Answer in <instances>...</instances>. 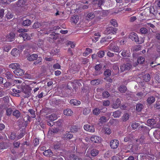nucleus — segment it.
Segmentation results:
<instances>
[{
	"mask_svg": "<svg viewBox=\"0 0 160 160\" xmlns=\"http://www.w3.org/2000/svg\"><path fill=\"white\" fill-rule=\"evenodd\" d=\"M111 74V70L109 69H106L104 72V75L107 77H108L110 76Z\"/></svg>",
	"mask_w": 160,
	"mask_h": 160,
	"instance_id": "79ce46f5",
	"label": "nucleus"
},
{
	"mask_svg": "<svg viewBox=\"0 0 160 160\" xmlns=\"http://www.w3.org/2000/svg\"><path fill=\"white\" fill-rule=\"evenodd\" d=\"M95 16V14L93 12H90L87 15L86 18L88 20H89L90 19H92L94 18Z\"/></svg>",
	"mask_w": 160,
	"mask_h": 160,
	"instance_id": "7c9ffc66",
	"label": "nucleus"
},
{
	"mask_svg": "<svg viewBox=\"0 0 160 160\" xmlns=\"http://www.w3.org/2000/svg\"><path fill=\"white\" fill-rule=\"evenodd\" d=\"M121 112L120 110H117L113 112V116L115 118H119L121 115Z\"/></svg>",
	"mask_w": 160,
	"mask_h": 160,
	"instance_id": "bb28decb",
	"label": "nucleus"
},
{
	"mask_svg": "<svg viewBox=\"0 0 160 160\" xmlns=\"http://www.w3.org/2000/svg\"><path fill=\"white\" fill-rule=\"evenodd\" d=\"M12 110L11 108H7L6 111V114L7 116H10L12 112Z\"/></svg>",
	"mask_w": 160,
	"mask_h": 160,
	"instance_id": "c03bdc74",
	"label": "nucleus"
},
{
	"mask_svg": "<svg viewBox=\"0 0 160 160\" xmlns=\"http://www.w3.org/2000/svg\"><path fill=\"white\" fill-rule=\"evenodd\" d=\"M13 115L17 118H18L20 115V113L18 110H16L13 112L12 113Z\"/></svg>",
	"mask_w": 160,
	"mask_h": 160,
	"instance_id": "4c0bfd02",
	"label": "nucleus"
},
{
	"mask_svg": "<svg viewBox=\"0 0 160 160\" xmlns=\"http://www.w3.org/2000/svg\"><path fill=\"white\" fill-rule=\"evenodd\" d=\"M130 146H131V148L130 149H129L128 151H126V152L128 153L129 152H132V153H135L138 149V148L136 145H133L132 144H130Z\"/></svg>",
	"mask_w": 160,
	"mask_h": 160,
	"instance_id": "6e6552de",
	"label": "nucleus"
},
{
	"mask_svg": "<svg viewBox=\"0 0 160 160\" xmlns=\"http://www.w3.org/2000/svg\"><path fill=\"white\" fill-rule=\"evenodd\" d=\"M102 104L104 106L107 107L109 105L110 102L109 100L104 101L103 102Z\"/></svg>",
	"mask_w": 160,
	"mask_h": 160,
	"instance_id": "e2e57ef3",
	"label": "nucleus"
},
{
	"mask_svg": "<svg viewBox=\"0 0 160 160\" xmlns=\"http://www.w3.org/2000/svg\"><path fill=\"white\" fill-rule=\"evenodd\" d=\"M19 50L16 48H13L11 52V54L14 57H17L19 54Z\"/></svg>",
	"mask_w": 160,
	"mask_h": 160,
	"instance_id": "5701e85b",
	"label": "nucleus"
},
{
	"mask_svg": "<svg viewBox=\"0 0 160 160\" xmlns=\"http://www.w3.org/2000/svg\"><path fill=\"white\" fill-rule=\"evenodd\" d=\"M127 51L126 50H123L121 53V55L123 57H128L129 55L128 53H127Z\"/></svg>",
	"mask_w": 160,
	"mask_h": 160,
	"instance_id": "603ef678",
	"label": "nucleus"
},
{
	"mask_svg": "<svg viewBox=\"0 0 160 160\" xmlns=\"http://www.w3.org/2000/svg\"><path fill=\"white\" fill-rule=\"evenodd\" d=\"M140 32L142 34H146L148 33V30L147 28H142L140 30Z\"/></svg>",
	"mask_w": 160,
	"mask_h": 160,
	"instance_id": "a19ab883",
	"label": "nucleus"
},
{
	"mask_svg": "<svg viewBox=\"0 0 160 160\" xmlns=\"http://www.w3.org/2000/svg\"><path fill=\"white\" fill-rule=\"evenodd\" d=\"M98 153V151L95 149H93L91 152V155L93 157L96 156Z\"/></svg>",
	"mask_w": 160,
	"mask_h": 160,
	"instance_id": "f704fd0d",
	"label": "nucleus"
},
{
	"mask_svg": "<svg viewBox=\"0 0 160 160\" xmlns=\"http://www.w3.org/2000/svg\"><path fill=\"white\" fill-rule=\"evenodd\" d=\"M150 12L155 16L157 15L158 11L155 10L153 6L151 7L149 9Z\"/></svg>",
	"mask_w": 160,
	"mask_h": 160,
	"instance_id": "6ab92c4d",
	"label": "nucleus"
},
{
	"mask_svg": "<svg viewBox=\"0 0 160 160\" xmlns=\"http://www.w3.org/2000/svg\"><path fill=\"white\" fill-rule=\"evenodd\" d=\"M15 34L13 32L10 33L8 36V38L10 39H13L15 37Z\"/></svg>",
	"mask_w": 160,
	"mask_h": 160,
	"instance_id": "69168bd1",
	"label": "nucleus"
},
{
	"mask_svg": "<svg viewBox=\"0 0 160 160\" xmlns=\"http://www.w3.org/2000/svg\"><path fill=\"white\" fill-rule=\"evenodd\" d=\"M41 25V24L38 22H36L34 23L32 27L33 28L36 29L40 28Z\"/></svg>",
	"mask_w": 160,
	"mask_h": 160,
	"instance_id": "58836bf2",
	"label": "nucleus"
},
{
	"mask_svg": "<svg viewBox=\"0 0 160 160\" xmlns=\"http://www.w3.org/2000/svg\"><path fill=\"white\" fill-rule=\"evenodd\" d=\"M121 104V101L119 99L117 98L115 102L112 105V108H117L119 107Z\"/></svg>",
	"mask_w": 160,
	"mask_h": 160,
	"instance_id": "4468645a",
	"label": "nucleus"
},
{
	"mask_svg": "<svg viewBox=\"0 0 160 160\" xmlns=\"http://www.w3.org/2000/svg\"><path fill=\"white\" fill-rule=\"evenodd\" d=\"M31 23L30 20L27 19L24 20L22 23V25L24 26H28L30 25Z\"/></svg>",
	"mask_w": 160,
	"mask_h": 160,
	"instance_id": "a878e982",
	"label": "nucleus"
},
{
	"mask_svg": "<svg viewBox=\"0 0 160 160\" xmlns=\"http://www.w3.org/2000/svg\"><path fill=\"white\" fill-rule=\"evenodd\" d=\"M57 119V116L55 114H52L49 115V119L51 121H53Z\"/></svg>",
	"mask_w": 160,
	"mask_h": 160,
	"instance_id": "72a5a7b5",
	"label": "nucleus"
},
{
	"mask_svg": "<svg viewBox=\"0 0 160 160\" xmlns=\"http://www.w3.org/2000/svg\"><path fill=\"white\" fill-rule=\"evenodd\" d=\"M132 136L130 135H129L125 137L124 140L125 142H127L131 140Z\"/></svg>",
	"mask_w": 160,
	"mask_h": 160,
	"instance_id": "bf43d9fd",
	"label": "nucleus"
},
{
	"mask_svg": "<svg viewBox=\"0 0 160 160\" xmlns=\"http://www.w3.org/2000/svg\"><path fill=\"white\" fill-rule=\"evenodd\" d=\"M24 35L23 37L24 41L26 40H30L31 39V37L30 36L26 33H24Z\"/></svg>",
	"mask_w": 160,
	"mask_h": 160,
	"instance_id": "37998d69",
	"label": "nucleus"
},
{
	"mask_svg": "<svg viewBox=\"0 0 160 160\" xmlns=\"http://www.w3.org/2000/svg\"><path fill=\"white\" fill-rule=\"evenodd\" d=\"M126 87L123 85H121L118 88V90L121 93H124L127 90Z\"/></svg>",
	"mask_w": 160,
	"mask_h": 160,
	"instance_id": "a211bd4d",
	"label": "nucleus"
},
{
	"mask_svg": "<svg viewBox=\"0 0 160 160\" xmlns=\"http://www.w3.org/2000/svg\"><path fill=\"white\" fill-rule=\"evenodd\" d=\"M61 101L60 99H55L52 101V103L53 104L59 106L61 104Z\"/></svg>",
	"mask_w": 160,
	"mask_h": 160,
	"instance_id": "a18cd8bd",
	"label": "nucleus"
},
{
	"mask_svg": "<svg viewBox=\"0 0 160 160\" xmlns=\"http://www.w3.org/2000/svg\"><path fill=\"white\" fill-rule=\"evenodd\" d=\"M110 23L111 24L113 25L114 26H117L118 24L117 22H116V20L112 19L110 21Z\"/></svg>",
	"mask_w": 160,
	"mask_h": 160,
	"instance_id": "052dcab7",
	"label": "nucleus"
},
{
	"mask_svg": "<svg viewBox=\"0 0 160 160\" xmlns=\"http://www.w3.org/2000/svg\"><path fill=\"white\" fill-rule=\"evenodd\" d=\"M143 80L146 82H148L150 81L151 79L150 76L149 74L147 73L144 75L143 77Z\"/></svg>",
	"mask_w": 160,
	"mask_h": 160,
	"instance_id": "b1692460",
	"label": "nucleus"
},
{
	"mask_svg": "<svg viewBox=\"0 0 160 160\" xmlns=\"http://www.w3.org/2000/svg\"><path fill=\"white\" fill-rule=\"evenodd\" d=\"M6 77L8 79H12L13 77L12 74L10 72H7L6 74Z\"/></svg>",
	"mask_w": 160,
	"mask_h": 160,
	"instance_id": "c85d7f7f",
	"label": "nucleus"
},
{
	"mask_svg": "<svg viewBox=\"0 0 160 160\" xmlns=\"http://www.w3.org/2000/svg\"><path fill=\"white\" fill-rule=\"evenodd\" d=\"M83 128L85 130L91 132H94L95 131L94 128L92 126H90L88 124L84 125Z\"/></svg>",
	"mask_w": 160,
	"mask_h": 160,
	"instance_id": "0eeeda50",
	"label": "nucleus"
},
{
	"mask_svg": "<svg viewBox=\"0 0 160 160\" xmlns=\"http://www.w3.org/2000/svg\"><path fill=\"white\" fill-rule=\"evenodd\" d=\"M79 128L78 126L76 125L72 126L70 128V131L72 132H76L78 131Z\"/></svg>",
	"mask_w": 160,
	"mask_h": 160,
	"instance_id": "c756f323",
	"label": "nucleus"
},
{
	"mask_svg": "<svg viewBox=\"0 0 160 160\" xmlns=\"http://www.w3.org/2000/svg\"><path fill=\"white\" fill-rule=\"evenodd\" d=\"M28 112L30 113V114L32 115V117L33 118H34L35 117V111L32 109H30L28 110Z\"/></svg>",
	"mask_w": 160,
	"mask_h": 160,
	"instance_id": "0e129e2a",
	"label": "nucleus"
},
{
	"mask_svg": "<svg viewBox=\"0 0 160 160\" xmlns=\"http://www.w3.org/2000/svg\"><path fill=\"white\" fill-rule=\"evenodd\" d=\"M28 0H18L17 5L18 7H22L23 5H27V2Z\"/></svg>",
	"mask_w": 160,
	"mask_h": 160,
	"instance_id": "f8f14e48",
	"label": "nucleus"
},
{
	"mask_svg": "<svg viewBox=\"0 0 160 160\" xmlns=\"http://www.w3.org/2000/svg\"><path fill=\"white\" fill-rule=\"evenodd\" d=\"M90 111L89 109L87 108H84L83 111V114L85 115H87L90 113Z\"/></svg>",
	"mask_w": 160,
	"mask_h": 160,
	"instance_id": "4d7b16f0",
	"label": "nucleus"
},
{
	"mask_svg": "<svg viewBox=\"0 0 160 160\" xmlns=\"http://www.w3.org/2000/svg\"><path fill=\"white\" fill-rule=\"evenodd\" d=\"M105 2L104 0H98L96 4L99 7H101V6Z\"/></svg>",
	"mask_w": 160,
	"mask_h": 160,
	"instance_id": "864d4df0",
	"label": "nucleus"
},
{
	"mask_svg": "<svg viewBox=\"0 0 160 160\" xmlns=\"http://www.w3.org/2000/svg\"><path fill=\"white\" fill-rule=\"evenodd\" d=\"M117 29L116 28L113 27H108L107 28L105 31V33L106 34H109L112 33L115 34Z\"/></svg>",
	"mask_w": 160,
	"mask_h": 160,
	"instance_id": "20e7f679",
	"label": "nucleus"
},
{
	"mask_svg": "<svg viewBox=\"0 0 160 160\" xmlns=\"http://www.w3.org/2000/svg\"><path fill=\"white\" fill-rule=\"evenodd\" d=\"M62 137L63 139L66 140H69L72 139L73 137V135L69 132L64 134H63Z\"/></svg>",
	"mask_w": 160,
	"mask_h": 160,
	"instance_id": "9b49d317",
	"label": "nucleus"
},
{
	"mask_svg": "<svg viewBox=\"0 0 160 160\" xmlns=\"http://www.w3.org/2000/svg\"><path fill=\"white\" fill-rule=\"evenodd\" d=\"M32 89L30 87L26 86L22 88L21 91L25 94V98L28 97L31 94V91Z\"/></svg>",
	"mask_w": 160,
	"mask_h": 160,
	"instance_id": "f257e3e1",
	"label": "nucleus"
},
{
	"mask_svg": "<svg viewBox=\"0 0 160 160\" xmlns=\"http://www.w3.org/2000/svg\"><path fill=\"white\" fill-rule=\"evenodd\" d=\"M60 28L58 26H56L54 27L53 28H49V29H50L49 30H47L45 31H44L43 32H40V33H41V34H48L49 33H50L53 30H56L57 29H59Z\"/></svg>",
	"mask_w": 160,
	"mask_h": 160,
	"instance_id": "ddd939ff",
	"label": "nucleus"
},
{
	"mask_svg": "<svg viewBox=\"0 0 160 160\" xmlns=\"http://www.w3.org/2000/svg\"><path fill=\"white\" fill-rule=\"evenodd\" d=\"M70 103L72 105L78 106L80 104V102L76 99H72L70 100Z\"/></svg>",
	"mask_w": 160,
	"mask_h": 160,
	"instance_id": "412c9836",
	"label": "nucleus"
},
{
	"mask_svg": "<svg viewBox=\"0 0 160 160\" xmlns=\"http://www.w3.org/2000/svg\"><path fill=\"white\" fill-rule=\"evenodd\" d=\"M91 84L93 85H98L100 83V81L99 79H95L91 81Z\"/></svg>",
	"mask_w": 160,
	"mask_h": 160,
	"instance_id": "2f4dec72",
	"label": "nucleus"
},
{
	"mask_svg": "<svg viewBox=\"0 0 160 160\" xmlns=\"http://www.w3.org/2000/svg\"><path fill=\"white\" fill-rule=\"evenodd\" d=\"M143 108L142 104L139 103H137L136 106V110L137 112H140Z\"/></svg>",
	"mask_w": 160,
	"mask_h": 160,
	"instance_id": "aec40b11",
	"label": "nucleus"
},
{
	"mask_svg": "<svg viewBox=\"0 0 160 160\" xmlns=\"http://www.w3.org/2000/svg\"><path fill=\"white\" fill-rule=\"evenodd\" d=\"M71 20L73 23H76L79 20V17L77 15H74L72 17Z\"/></svg>",
	"mask_w": 160,
	"mask_h": 160,
	"instance_id": "4be33fe9",
	"label": "nucleus"
},
{
	"mask_svg": "<svg viewBox=\"0 0 160 160\" xmlns=\"http://www.w3.org/2000/svg\"><path fill=\"white\" fill-rule=\"evenodd\" d=\"M72 158H73L74 160H82L80 158H79L78 157L75 156L74 154L72 155Z\"/></svg>",
	"mask_w": 160,
	"mask_h": 160,
	"instance_id": "774afa93",
	"label": "nucleus"
},
{
	"mask_svg": "<svg viewBox=\"0 0 160 160\" xmlns=\"http://www.w3.org/2000/svg\"><path fill=\"white\" fill-rule=\"evenodd\" d=\"M112 49L111 50H112L114 52H116L117 53H119L121 52V51L119 52V49L118 47L117 46H115L113 48H112Z\"/></svg>",
	"mask_w": 160,
	"mask_h": 160,
	"instance_id": "3c124183",
	"label": "nucleus"
},
{
	"mask_svg": "<svg viewBox=\"0 0 160 160\" xmlns=\"http://www.w3.org/2000/svg\"><path fill=\"white\" fill-rule=\"evenodd\" d=\"M99 122L101 123L102 124L104 122H105L107 121L106 118L104 116H102L99 119Z\"/></svg>",
	"mask_w": 160,
	"mask_h": 160,
	"instance_id": "de8ad7c7",
	"label": "nucleus"
},
{
	"mask_svg": "<svg viewBox=\"0 0 160 160\" xmlns=\"http://www.w3.org/2000/svg\"><path fill=\"white\" fill-rule=\"evenodd\" d=\"M156 121L153 118H151L148 119L147 121V123L148 126L151 127H154V125L156 124Z\"/></svg>",
	"mask_w": 160,
	"mask_h": 160,
	"instance_id": "9d476101",
	"label": "nucleus"
},
{
	"mask_svg": "<svg viewBox=\"0 0 160 160\" xmlns=\"http://www.w3.org/2000/svg\"><path fill=\"white\" fill-rule=\"evenodd\" d=\"M28 30V29L21 28L17 30V32L19 33H26Z\"/></svg>",
	"mask_w": 160,
	"mask_h": 160,
	"instance_id": "13d9d810",
	"label": "nucleus"
},
{
	"mask_svg": "<svg viewBox=\"0 0 160 160\" xmlns=\"http://www.w3.org/2000/svg\"><path fill=\"white\" fill-rule=\"evenodd\" d=\"M119 145V142L118 140L113 139L112 140L110 143V145L111 148L113 149L116 148Z\"/></svg>",
	"mask_w": 160,
	"mask_h": 160,
	"instance_id": "423d86ee",
	"label": "nucleus"
},
{
	"mask_svg": "<svg viewBox=\"0 0 160 160\" xmlns=\"http://www.w3.org/2000/svg\"><path fill=\"white\" fill-rule=\"evenodd\" d=\"M42 60V58L41 57H39L38 58V59H37L36 61L34 62L33 64L35 65L39 64V63H41Z\"/></svg>",
	"mask_w": 160,
	"mask_h": 160,
	"instance_id": "09e8293b",
	"label": "nucleus"
},
{
	"mask_svg": "<svg viewBox=\"0 0 160 160\" xmlns=\"http://www.w3.org/2000/svg\"><path fill=\"white\" fill-rule=\"evenodd\" d=\"M154 108L156 109H160V103H157L154 105Z\"/></svg>",
	"mask_w": 160,
	"mask_h": 160,
	"instance_id": "338daca9",
	"label": "nucleus"
},
{
	"mask_svg": "<svg viewBox=\"0 0 160 160\" xmlns=\"http://www.w3.org/2000/svg\"><path fill=\"white\" fill-rule=\"evenodd\" d=\"M9 67L13 69L17 70L18 68H20V65L18 63H13L10 64Z\"/></svg>",
	"mask_w": 160,
	"mask_h": 160,
	"instance_id": "2eb2a0df",
	"label": "nucleus"
},
{
	"mask_svg": "<svg viewBox=\"0 0 160 160\" xmlns=\"http://www.w3.org/2000/svg\"><path fill=\"white\" fill-rule=\"evenodd\" d=\"M132 65L130 63L123 64L120 67L121 70L122 72H123L126 70H128L132 68Z\"/></svg>",
	"mask_w": 160,
	"mask_h": 160,
	"instance_id": "7ed1b4c3",
	"label": "nucleus"
},
{
	"mask_svg": "<svg viewBox=\"0 0 160 160\" xmlns=\"http://www.w3.org/2000/svg\"><path fill=\"white\" fill-rule=\"evenodd\" d=\"M100 110L98 108H95L93 110V114L96 115H99L101 112Z\"/></svg>",
	"mask_w": 160,
	"mask_h": 160,
	"instance_id": "e433bc0d",
	"label": "nucleus"
},
{
	"mask_svg": "<svg viewBox=\"0 0 160 160\" xmlns=\"http://www.w3.org/2000/svg\"><path fill=\"white\" fill-rule=\"evenodd\" d=\"M109 95V93L107 91H105L103 92L102 93V96L104 98L108 97Z\"/></svg>",
	"mask_w": 160,
	"mask_h": 160,
	"instance_id": "680f3d73",
	"label": "nucleus"
},
{
	"mask_svg": "<svg viewBox=\"0 0 160 160\" xmlns=\"http://www.w3.org/2000/svg\"><path fill=\"white\" fill-rule=\"evenodd\" d=\"M154 78L158 82L160 83V74L155 75Z\"/></svg>",
	"mask_w": 160,
	"mask_h": 160,
	"instance_id": "6e6d98bb",
	"label": "nucleus"
},
{
	"mask_svg": "<svg viewBox=\"0 0 160 160\" xmlns=\"http://www.w3.org/2000/svg\"><path fill=\"white\" fill-rule=\"evenodd\" d=\"M139 125L138 123L135 122L132 124L131 127L133 129H135L137 128Z\"/></svg>",
	"mask_w": 160,
	"mask_h": 160,
	"instance_id": "5fc2aeb1",
	"label": "nucleus"
},
{
	"mask_svg": "<svg viewBox=\"0 0 160 160\" xmlns=\"http://www.w3.org/2000/svg\"><path fill=\"white\" fill-rule=\"evenodd\" d=\"M38 58V55L37 54H32L28 57V59L30 61H31L37 59Z\"/></svg>",
	"mask_w": 160,
	"mask_h": 160,
	"instance_id": "f3484780",
	"label": "nucleus"
},
{
	"mask_svg": "<svg viewBox=\"0 0 160 160\" xmlns=\"http://www.w3.org/2000/svg\"><path fill=\"white\" fill-rule=\"evenodd\" d=\"M97 54L99 57L102 58L104 55L105 52L103 51H100L98 52Z\"/></svg>",
	"mask_w": 160,
	"mask_h": 160,
	"instance_id": "8fccbe9b",
	"label": "nucleus"
},
{
	"mask_svg": "<svg viewBox=\"0 0 160 160\" xmlns=\"http://www.w3.org/2000/svg\"><path fill=\"white\" fill-rule=\"evenodd\" d=\"M70 68L71 70H72L74 72H78V68L74 64H72L70 66Z\"/></svg>",
	"mask_w": 160,
	"mask_h": 160,
	"instance_id": "cd10ccee",
	"label": "nucleus"
},
{
	"mask_svg": "<svg viewBox=\"0 0 160 160\" xmlns=\"http://www.w3.org/2000/svg\"><path fill=\"white\" fill-rule=\"evenodd\" d=\"M129 38L131 39L132 41H134L136 42L139 43V38L137 34L135 32H131L129 35Z\"/></svg>",
	"mask_w": 160,
	"mask_h": 160,
	"instance_id": "f03ea898",
	"label": "nucleus"
},
{
	"mask_svg": "<svg viewBox=\"0 0 160 160\" xmlns=\"http://www.w3.org/2000/svg\"><path fill=\"white\" fill-rule=\"evenodd\" d=\"M129 117V116L128 113H124L122 116L123 121L124 122L128 120V119Z\"/></svg>",
	"mask_w": 160,
	"mask_h": 160,
	"instance_id": "ea45409f",
	"label": "nucleus"
},
{
	"mask_svg": "<svg viewBox=\"0 0 160 160\" xmlns=\"http://www.w3.org/2000/svg\"><path fill=\"white\" fill-rule=\"evenodd\" d=\"M13 72L17 76H21L24 74V71L22 69L18 68L17 70H15L13 71Z\"/></svg>",
	"mask_w": 160,
	"mask_h": 160,
	"instance_id": "1a4fd4ad",
	"label": "nucleus"
},
{
	"mask_svg": "<svg viewBox=\"0 0 160 160\" xmlns=\"http://www.w3.org/2000/svg\"><path fill=\"white\" fill-rule=\"evenodd\" d=\"M90 139L92 142L95 143H100L101 141V138L96 135L92 136L91 137Z\"/></svg>",
	"mask_w": 160,
	"mask_h": 160,
	"instance_id": "39448f33",
	"label": "nucleus"
},
{
	"mask_svg": "<svg viewBox=\"0 0 160 160\" xmlns=\"http://www.w3.org/2000/svg\"><path fill=\"white\" fill-rule=\"evenodd\" d=\"M147 101L148 104L151 105L155 102V98L153 96H150L148 98Z\"/></svg>",
	"mask_w": 160,
	"mask_h": 160,
	"instance_id": "dca6fc26",
	"label": "nucleus"
},
{
	"mask_svg": "<svg viewBox=\"0 0 160 160\" xmlns=\"http://www.w3.org/2000/svg\"><path fill=\"white\" fill-rule=\"evenodd\" d=\"M94 35L96 37H95L94 38H93L92 41L93 42H96L98 40L101 35L99 33H95Z\"/></svg>",
	"mask_w": 160,
	"mask_h": 160,
	"instance_id": "c9c22d12",
	"label": "nucleus"
},
{
	"mask_svg": "<svg viewBox=\"0 0 160 160\" xmlns=\"http://www.w3.org/2000/svg\"><path fill=\"white\" fill-rule=\"evenodd\" d=\"M72 113L73 112L71 110L69 109H67L63 111L64 115L67 116H71Z\"/></svg>",
	"mask_w": 160,
	"mask_h": 160,
	"instance_id": "393cba45",
	"label": "nucleus"
},
{
	"mask_svg": "<svg viewBox=\"0 0 160 160\" xmlns=\"http://www.w3.org/2000/svg\"><path fill=\"white\" fill-rule=\"evenodd\" d=\"M145 61V58L142 57H139L137 60L138 63L141 64L143 63Z\"/></svg>",
	"mask_w": 160,
	"mask_h": 160,
	"instance_id": "49530a36",
	"label": "nucleus"
},
{
	"mask_svg": "<svg viewBox=\"0 0 160 160\" xmlns=\"http://www.w3.org/2000/svg\"><path fill=\"white\" fill-rule=\"evenodd\" d=\"M43 153L44 155L47 156L52 155V153L50 149H48L44 151Z\"/></svg>",
	"mask_w": 160,
	"mask_h": 160,
	"instance_id": "473e14b6",
	"label": "nucleus"
}]
</instances>
